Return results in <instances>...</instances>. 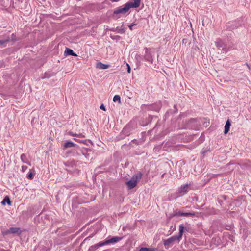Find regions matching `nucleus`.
<instances>
[{
    "label": "nucleus",
    "instance_id": "473e14b6",
    "mask_svg": "<svg viewBox=\"0 0 251 251\" xmlns=\"http://www.w3.org/2000/svg\"><path fill=\"white\" fill-rule=\"evenodd\" d=\"M132 94H131L130 95H127V96L129 98V99H131V98L133 97V96H132Z\"/></svg>",
    "mask_w": 251,
    "mask_h": 251
},
{
    "label": "nucleus",
    "instance_id": "423d86ee",
    "mask_svg": "<svg viewBox=\"0 0 251 251\" xmlns=\"http://www.w3.org/2000/svg\"><path fill=\"white\" fill-rule=\"evenodd\" d=\"M77 150L79 151L87 159L89 160L92 158V157L90 156V153L92 152L91 149L84 147L80 148L77 147Z\"/></svg>",
    "mask_w": 251,
    "mask_h": 251
},
{
    "label": "nucleus",
    "instance_id": "dca6fc26",
    "mask_svg": "<svg viewBox=\"0 0 251 251\" xmlns=\"http://www.w3.org/2000/svg\"><path fill=\"white\" fill-rule=\"evenodd\" d=\"M230 126H231V123H230V120H227L226 121V125H225V127H224V133L225 134H227L228 132L229 129H230Z\"/></svg>",
    "mask_w": 251,
    "mask_h": 251
},
{
    "label": "nucleus",
    "instance_id": "9b49d317",
    "mask_svg": "<svg viewBox=\"0 0 251 251\" xmlns=\"http://www.w3.org/2000/svg\"><path fill=\"white\" fill-rule=\"evenodd\" d=\"M195 214L194 212H182L178 211L176 212V214H174V216L189 217L194 216Z\"/></svg>",
    "mask_w": 251,
    "mask_h": 251
},
{
    "label": "nucleus",
    "instance_id": "7ed1b4c3",
    "mask_svg": "<svg viewBox=\"0 0 251 251\" xmlns=\"http://www.w3.org/2000/svg\"><path fill=\"white\" fill-rule=\"evenodd\" d=\"M215 45L218 50L221 51V52L226 53L230 49V47L226 44L221 39H218L215 42Z\"/></svg>",
    "mask_w": 251,
    "mask_h": 251
},
{
    "label": "nucleus",
    "instance_id": "393cba45",
    "mask_svg": "<svg viewBox=\"0 0 251 251\" xmlns=\"http://www.w3.org/2000/svg\"><path fill=\"white\" fill-rule=\"evenodd\" d=\"M97 248L96 245L92 246L89 248V251H94Z\"/></svg>",
    "mask_w": 251,
    "mask_h": 251
},
{
    "label": "nucleus",
    "instance_id": "9d476101",
    "mask_svg": "<svg viewBox=\"0 0 251 251\" xmlns=\"http://www.w3.org/2000/svg\"><path fill=\"white\" fill-rule=\"evenodd\" d=\"M15 234L17 233L18 235L21 234V231L20 230V228L19 227H10L8 230H6L5 232V234Z\"/></svg>",
    "mask_w": 251,
    "mask_h": 251
},
{
    "label": "nucleus",
    "instance_id": "7c9ffc66",
    "mask_svg": "<svg viewBox=\"0 0 251 251\" xmlns=\"http://www.w3.org/2000/svg\"><path fill=\"white\" fill-rule=\"evenodd\" d=\"M119 31H118V32L120 33H123L124 32V29H118Z\"/></svg>",
    "mask_w": 251,
    "mask_h": 251
},
{
    "label": "nucleus",
    "instance_id": "0eeeda50",
    "mask_svg": "<svg viewBox=\"0 0 251 251\" xmlns=\"http://www.w3.org/2000/svg\"><path fill=\"white\" fill-rule=\"evenodd\" d=\"M141 0H132L126 3V11H127L130 8H136L139 7L140 5Z\"/></svg>",
    "mask_w": 251,
    "mask_h": 251
},
{
    "label": "nucleus",
    "instance_id": "4be33fe9",
    "mask_svg": "<svg viewBox=\"0 0 251 251\" xmlns=\"http://www.w3.org/2000/svg\"><path fill=\"white\" fill-rule=\"evenodd\" d=\"M107 244H108V243H106V240H105L104 242H99L97 244H96V246L97 248H98L99 247H101L103 245H107Z\"/></svg>",
    "mask_w": 251,
    "mask_h": 251
},
{
    "label": "nucleus",
    "instance_id": "20e7f679",
    "mask_svg": "<svg viewBox=\"0 0 251 251\" xmlns=\"http://www.w3.org/2000/svg\"><path fill=\"white\" fill-rule=\"evenodd\" d=\"M161 106V102H158L151 105H142V109L144 110H152L159 112Z\"/></svg>",
    "mask_w": 251,
    "mask_h": 251
},
{
    "label": "nucleus",
    "instance_id": "1a4fd4ad",
    "mask_svg": "<svg viewBox=\"0 0 251 251\" xmlns=\"http://www.w3.org/2000/svg\"><path fill=\"white\" fill-rule=\"evenodd\" d=\"M189 186L190 185L188 184L181 185L178 189V192L181 194V195L185 194L188 192L189 190Z\"/></svg>",
    "mask_w": 251,
    "mask_h": 251
},
{
    "label": "nucleus",
    "instance_id": "ddd939ff",
    "mask_svg": "<svg viewBox=\"0 0 251 251\" xmlns=\"http://www.w3.org/2000/svg\"><path fill=\"white\" fill-rule=\"evenodd\" d=\"M64 55L66 56L67 55H72L74 56H77V55L75 53L72 49L66 48L65 51L64 52Z\"/></svg>",
    "mask_w": 251,
    "mask_h": 251
},
{
    "label": "nucleus",
    "instance_id": "bb28decb",
    "mask_svg": "<svg viewBox=\"0 0 251 251\" xmlns=\"http://www.w3.org/2000/svg\"><path fill=\"white\" fill-rule=\"evenodd\" d=\"M126 67H127V72L128 73H130V70H131L130 67L129 65L127 63H126Z\"/></svg>",
    "mask_w": 251,
    "mask_h": 251
},
{
    "label": "nucleus",
    "instance_id": "f03ea898",
    "mask_svg": "<svg viewBox=\"0 0 251 251\" xmlns=\"http://www.w3.org/2000/svg\"><path fill=\"white\" fill-rule=\"evenodd\" d=\"M142 176V175L141 173L134 175L131 180L126 182V185L128 188L131 189L134 188L137 185V182L141 179Z\"/></svg>",
    "mask_w": 251,
    "mask_h": 251
},
{
    "label": "nucleus",
    "instance_id": "412c9836",
    "mask_svg": "<svg viewBox=\"0 0 251 251\" xmlns=\"http://www.w3.org/2000/svg\"><path fill=\"white\" fill-rule=\"evenodd\" d=\"M113 101L114 102H118L119 103L121 102V98L119 95H115L113 99Z\"/></svg>",
    "mask_w": 251,
    "mask_h": 251
},
{
    "label": "nucleus",
    "instance_id": "72a5a7b5",
    "mask_svg": "<svg viewBox=\"0 0 251 251\" xmlns=\"http://www.w3.org/2000/svg\"><path fill=\"white\" fill-rule=\"evenodd\" d=\"M120 0H112L111 1L112 2H118L119 1H120Z\"/></svg>",
    "mask_w": 251,
    "mask_h": 251
},
{
    "label": "nucleus",
    "instance_id": "6ab92c4d",
    "mask_svg": "<svg viewBox=\"0 0 251 251\" xmlns=\"http://www.w3.org/2000/svg\"><path fill=\"white\" fill-rule=\"evenodd\" d=\"M109 67L108 65L103 64L102 63L99 62L96 65V67L101 69H106Z\"/></svg>",
    "mask_w": 251,
    "mask_h": 251
},
{
    "label": "nucleus",
    "instance_id": "6e6552de",
    "mask_svg": "<svg viewBox=\"0 0 251 251\" xmlns=\"http://www.w3.org/2000/svg\"><path fill=\"white\" fill-rule=\"evenodd\" d=\"M126 13V4L123 6V7H118L113 11V17L114 18L117 19L120 17L119 14Z\"/></svg>",
    "mask_w": 251,
    "mask_h": 251
},
{
    "label": "nucleus",
    "instance_id": "b1692460",
    "mask_svg": "<svg viewBox=\"0 0 251 251\" xmlns=\"http://www.w3.org/2000/svg\"><path fill=\"white\" fill-rule=\"evenodd\" d=\"M34 176V174L32 172H30L28 175V178L29 179H32Z\"/></svg>",
    "mask_w": 251,
    "mask_h": 251
},
{
    "label": "nucleus",
    "instance_id": "aec40b11",
    "mask_svg": "<svg viewBox=\"0 0 251 251\" xmlns=\"http://www.w3.org/2000/svg\"><path fill=\"white\" fill-rule=\"evenodd\" d=\"M21 160L23 163H26L29 166L31 165V163L28 161L26 156L25 154H22L21 155Z\"/></svg>",
    "mask_w": 251,
    "mask_h": 251
},
{
    "label": "nucleus",
    "instance_id": "cd10ccee",
    "mask_svg": "<svg viewBox=\"0 0 251 251\" xmlns=\"http://www.w3.org/2000/svg\"><path fill=\"white\" fill-rule=\"evenodd\" d=\"M69 134L71 136H77V134H75L73 132H71V131L69 132Z\"/></svg>",
    "mask_w": 251,
    "mask_h": 251
},
{
    "label": "nucleus",
    "instance_id": "5701e85b",
    "mask_svg": "<svg viewBox=\"0 0 251 251\" xmlns=\"http://www.w3.org/2000/svg\"><path fill=\"white\" fill-rule=\"evenodd\" d=\"M139 251H151V248L146 247H142L139 250Z\"/></svg>",
    "mask_w": 251,
    "mask_h": 251
},
{
    "label": "nucleus",
    "instance_id": "39448f33",
    "mask_svg": "<svg viewBox=\"0 0 251 251\" xmlns=\"http://www.w3.org/2000/svg\"><path fill=\"white\" fill-rule=\"evenodd\" d=\"M145 50V51L144 56V59L150 63L152 64L153 61L152 57L154 52L152 51L150 49H148L147 48H146Z\"/></svg>",
    "mask_w": 251,
    "mask_h": 251
},
{
    "label": "nucleus",
    "instance_id": "a211bd4d",
    "mask_svg": "<svg viewBox=\"0 0 251 251\" xmlns=\"http://www.w3.org/2000/svg\"><path fill=\"white\" fill-rule=\"evenodd\" d=\"M6 203H7L9 205L11 204V201L10 200L9 197L8 196H6L4 197V198L3 199L1 202V204L5 205Z\"/></svg>",
    "mask_w": 251,
    "mask_h": 251
},
{
    "label": "nucleus",
    "instance_id": "f3484780",
    "mask_svg": "<svg viewBox=\"0 0 251 251\" xmlns=\"http://www.w3.org/2000/svg\"><path fill=\"white\" fill-rule=\"evenodd\" d=\"M10 41V37H6L3 39H0V47L3 48L5 46V44Z\"/></svg>",
    "mask_w": 251,
    "mask_h": 251
},
{
    "label": "nucleus",
    "instance_id": "2eb2a0df",
    "mask_svg": "<svg viewBox=\"0 0 251 251\" xmlns=\"http://www.w3.org/2000/svg\"><path fill=\"white\" fill-rule=\"evenodd\" d=\"M55 75V73L51 72H45L43 75L42 76V79L49 78L52 76Z\"/></svg>",
    "mask_w": 251,
    "mask_h": 251
},
{
    "label": "nucleus",
    "instance_id": "4468645a",
    "mask_svg": "<svg viewBox=\"0 0 251 251\" xmlns=\"http://www.w3.org/2000/svg\"><path fill=\"white\" fill-rule=\"evenodd\" d=\"M73 147H76V149H77V147H78L77 145L75 144L73 142L68 141L66 142H65L64 144V148H71Z\"/></svg>",
    "mask_w": 251,
    "mask_h": 251
},
{
    "label": "nucleus",
    "instance_id": "f257e3e1",
    "mask_svg": "<svg viewBox=\"0 0 251 251\" xmlns=\"http://www.w3.org/2000/svg\"><path fill=\"white\" fill-rule=\"evenodd\" d=\"M184 227L183 225H180L179 226V234L177 235L173 236L170 238L163 240V244L165 246L166 249H168L171 246L175 241L179 242L182 238L183 233L184 232Z\"/></svg>",
    "mask_w": 251,
    "mask_h": 251
},
{
    "label": "nucleus",
    "instance_id": "a878e982",
    "mask_svg": "<svg viewBox=\"0 0 251 251\" xmlns=\"http://www.w3.org/2000/svg\"><path fill=\"white\" fill-rule=\"evenodd\" d=\"M151 251H164L158 250L157 248H151Z\"/></svg>",
    "mask_w": 251,
    "mask_h": 251
},
{
    "label": "nucleus",
    "instance_id": "c756f323",
    "mask_svg": "<svg viewBox=\"0 0 251 251\" xmlns=\"http://www.w3.org/2000/svg\"><path fill=\"white\" fill-rule=\"evenodd\" d=\"M100 108L104 111H105V106H104V105L103 104H102L100 106Z\"/></svg>",
    "mask_w": 251,
    "mask_h": 251
},
{
    "label": "nucleus",
    "instance_id": "c85d7f7f",
    "mask_svg": "<svg viewBox=\"0 0 251 251\" xmlns=\"http://www.w3.org/2000/svg\"><path fill=\"white\" fill-rule=\"evenodd\" d=\"M27 167L25 166H22V171L23 172H25L26 171V170L27 169Z\"/></svg>",
    "mask_w": 251,
    "mask_h": 251
},
{
    "label": "nucleus",
    "instance_id": "2f4dec72",
    "mask_svg": "<svg viewBox=\"0 0 251 251\" xmlns=\"http://www.w3.org/2000/svg\"><path fill=\"white\" fill-rule=\"evenodd\" d=\"M134 25H135L134 24H132V25H129V29L132 30L133 29L132 27L133 26H134Z\"/></svg>",
    "mask_w": 251,
    "mask_h": 251
},
{
    "label": "nucleus",
    "instance_id": "f8f14e48",
    "mask_svg": "<svg viewBox=\"0 0 251 251\" xmlns=\"http://www.w3.org/2000/svg\"><path fill=\"white\" fill-rule=\"evenodd\" d=\"M123 238V237H118V236H114L111 237L110 239H108L106 240V243H108V244L110 243H116L120 240H121Z\"/></svg>",
    "mask_w": 251,
    "mask_h": 251
}]
</instances>
